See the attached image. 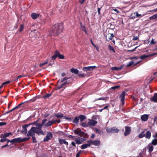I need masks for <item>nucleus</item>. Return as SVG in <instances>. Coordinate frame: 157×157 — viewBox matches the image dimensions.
<instances>
[{"label": "nucleus", "instance_id": "nucleus-25", "mask_svg": "<svg viewBox=\"0 0 157 157\" xmlns=\"http://www.w3.org/2000/svg\"><path fill=\"white\" fill-rule=\"evenodd\" d=\"M140 62V61H138L137 62H136L135 61H131L129 62L128 64H127V66L128 67H129L131 66L133 64L134 65H136L137 64L139 63Z\"/></svg>", "mask_w": 157, "mask_h": 157}, {"label": "nucleus", "instance_id": "nucleus-56", "mask_svg": "<svg viewBox=\"0 0 157 157\" xmlns=\"http://www.w3.org/2000/svg\"><path fill=\"white\" fill-rule=\"evenodd\" d=\"M48 63V62L47 61L44 62L43 63H40V66H42L44 65L47 64Z\"/></svg>", "mask_w": 157, "mask_h": 157}, {"label": "nucleus", "instance_id": "nucleus-61", "mask_svg": "<svg viewBox=\"0 0 157 157\" xmlns=\"http://www.w3.org/2000/svg\"><path fill=\"white\" fill-rule=\"evenodd\" d=\"M71 145L75 147H76V145L75 143L74 142H71Z\"/></svg>", "mask_w": 157, "mask_h": 157}, {"label": "nucleus", "instance_id": "nucleus-52", "mask_svg": "<svg viewBox=\"0 0 157 157\" xmlns=\"http://www.w3.org/2000/svg\"><path fill=\"white\" fill-rule=\"evenodd\" d=\"M139 36H133V40H137L139 38Z\"/></svg>", "mask_w": 157, "mask_h": 157}, {"label": "nucleus", "instance_id": "nucleus-59", "mask_svg": "<svg viewBox=\"0 0 157 157\" xmlns=\"http://www.w3.org/2000/svg\"><path fill=\"white\" fill-rule=\"evenodd\" d=\"M69 83L67 81H66L65 82H64L62 84V85L63 86L66 84H68Z\"/></svg>", "mask_w": 157, "mask_h": 157}, {"label": "nucleus", "instance_id": "nucleus-4", "mask_svg": "<svg viewBox=\"0 0 157 157\" xmlns=\"http://www.w3.org/2000/svg\"><path fill=\"white\" fill-rule=\"evenodd\" d=\"M106 131L108 133H117L119 131V130L115 127L111 128H107Z\"/></svg>", "mask_w": 157, "mask_h": 157}, {"label": "nucleus", "instance_id": "nucleus-13", "mask_svg": "<svg viewBox=\"0 0 157 157\" xmlns=\"http://www.w3.org/2000/svg\"><path fill=\"white\" fill-rule=\"evenodd\" d=\"M114 36L113 33H109L105 36L106 40L107 41H109L112 39Z\"/></svg>", "mask_w": 157, "mask_h": 157}, {"label": "nucleus", "instance_id": "nucleus-42", "mask_svg": "<svg viewBox=\"0 0 157 157\" xmlns=\"http://www.w3.org/2000/svg\"><path fill=\"white\" fill-rule=\"evenodd\" d=\"M149 19L150 20L156 19L155 14H154L152 16L150 17Z\"/></svg>", "mask_w": 157, "mask_h": 157}, {"label": "nucleus", "instance_id": "nucleus-41", "mask_svg": "<svg viewBox=\"0 0 157 157\" xmlns=\"http://www.w3.org/2000/svg\"><path fill=\"white\" fill-rule=\"evenodd\" d=\"M81 124L82 125V126L84 127H87L89 125L88 124V123H87L85 122H83Z\"/></svg>", "mask_w": 157, "mask_h": 157}, {"label": "nucleus", "instance_id": "nucleus-9", "mask_svg": "<svg viewBox=\"0 0 157 157\" xmlns=\"http://www.w3.org/2000/svg\"><path fill=\"white\" fill-rule=\"evenodd\" d=\"M29 125H30V124H25L23 125L22 126L23 128L21 131V132L23 134H26V133H27L28 130L27 128L28 127Z\"/></svg>", "mask_w": 157, "mask_h": 157}, {"label": "nucleus", "instance_id": "nucleus-2", "mask_svg": "<svg viewBox=\"0 0 157 157\" xmlns=\"http://www.w3.org/2000/svg\"><path fill=\"white\" fill-rule=\"evenodd\" d=\"M36 127H35V129L37 130V134L38 135H44V132L41 129V128L43 126L42 124L37 123L36 124Z\"/></svg>", "mask_w": 157, "mask_h": 157}, {"label": "nucleus", "instance_id": "nucleus-44", "mask_svg": "<svg viewBox=\"0 0 157 157\" xmlns=\"http://www.w3.org/2000/svg\"><path fill=\"white\" fill-rule=\"evenodd\" d=\"M51 94H47L45 95H44L43 97V98L44 99H46L47 98H48L50 96H51Z\"/></svg>", "mask_w": 157, "mask_h": 157}, {"label": "nucleus", "instance_id": "nucleus-21", "mask_svg": "<svg viewBox=\"0 0 157 157\" xmlns=\"http://www.w3.org/2000/svg\"><path fill=\"white\" fill-rule=\"evenodd\" d=\"M150 100L152 101L157 103V93H155L153 96L151 98Z\"/></svg>", "mask_w": 157, "mask_h": 157}, {"label": "nucleus", "instance_id": "nucleus-58", "mask_svg": "<svg viewBox=\"0 0 157 157\" xmlns=\"http://www.w3.org/2000/svg\"><path fill=\"white\" fill-rule=\"evenodd\" d=\"M100 10H101V8H98V14L99 15H100L101 14Z\"/></svg>", "mask_w": 157, "mask_h": 157}, {"label": "nucleus", "instance_id": "nucleus-47", "mask_svg": "<svg viewBox=\"0 0 157 157\" xmlns=\"http://www.w3.org/2000/svg\"><path fill=\"white\" fill-rule=\"evenodd\" d=\"M10 81H9L4 82L2 84V86H4L5 85H6L8 84H9V83H10Z\"/></svg>", "mask_w": 157, "mask_h": 157}, {"label": "nucleus", "instance_id": "nucleus-53", "mask_svg": "<svg viewBox=\"0 0 157 157\" xmlns=\"http://www.w3.org/2000/svg\"><path fill=\"white\" fill-rule=\"evenodd\" d=\"M119 87H120L119 86H117L112 87L111 88L112 89H117L119 88Z\"/></svg>", "mask_w": 157, "mask_h": 157}, {"label": "nucleus", "instance_id": "nucleus-43", "mask_svg": "<svg viewBox=\"0 0 157 157\" xmlns=\"http://www.w3.org/2000/svg\"><path fill=\"white\" fill-rule=\"evenodd\" d=\"M24 28V26L23 25H21L20 27L19 28V31L20 32H21L23 30Z\"/></svg>", "mask_w": 157, "mask_h": 157}, {"label": "nucleus", "instance_id": "nucleus-64", "mask_svg": "<svg viewBox=\"0 0 157 157\" xmlns=\"http://www.w3.org/2000/svg\"><path fill=\"white\" fill-rule=\"evenodd\" d=\"M95 47H95L96 48V49L98 51H99V47L96 46V45H95Z\"/></svg>", "mask_w": 157, "mask_h": 157}, {"label": "nucleus", "instance_id": "nucleus-11", "mask_svg": "<svg viewBox=\"0 0 157 157\" xmlns=\"http://www.w3.org/2000/svg\"><path fill=\"white\" fill-rule=\"evenodd\" d=\"M124 98H125V92H122L120 96V98L121 99V101L122 102V105H124Z\"/></svg>", "mask_w": 157, "mask_h": 157}, {"label": "nucleus", "instance_id": "nucleus-29", "mask_svg": "<svg viewBox=\"0 0 157 157\" xmlns=\"http://www.w3.org/2000/svg\"><path fill=\"white\" fill-rule=\"evenodd\" d=\"M151 144L154 146L157 145V139H155L153 140Z\"/></svg>", "mask_w": 157, "mask_h": 157}, {"label": "nucleus", "instance_id": "nucleus-3", "mask_svg": "<svg viewBox=\"0 0 157 157\" xmlns=\"http://www.w3.org/2000/svg\"><path fill=\"white\" fill-rule=\"evenodd\" d=\"M37 130L35 129V127H32L28 131L27 134V136H34L35 133L37 134Z\"/></svg>", "mask_w": 157, "mask_h": 157}, {"label": "nucleus", "instance_id": "nucleus-10", "mask_svg": "<svg viewBox=\"0 0 157 157\" xmlns=\"http://www.w3.org/2000/svg\"><path fill=\"white\" fill-rule=\"evenodd\" d=\"M89 142L90 144V145L93 144L95 146H98L100 144V141L98 140H89Z\"/></svg>", "mask_w": 157, "mask_h": 157}, {"label": "nucleus", "instance_id": "nucleus-63", "mask_svg": "<svg viewBox=\"0 0 157 157\" xmlns=\"http://www.w3.org/2000/svg\"><path fill=\"white\" fill-rule=\"evenodd\" d=\"M24 76L23 75H20L19 76H18V77H18V78H22V77H24Z\"/></svg>", "mask_w": 157, "mask_h": 157}, {"label": "nucleus", "instance_id": "nucleus-55", "mask_svg": "<svg viewBox=\"0 0 157 157\" xmlns=\"http://www.w3.org/2000/svg\"><path fill=\"white\" fill-rule=\"evenodd\" d=\"M6 122H0V126L4 125H6Z\"/></svg>", "mask_w": 157, "mask_h": 157}, {"label": "nucleus", "instance_id": "nucleus-30", "mask_svg": "<svg viewBox=\"0 0 157 157\" xmlns=\"http://www.w3.org/2000/svg\"><path fill=\"white\" fill-rule=\"evenodd\" d=\"M4 137L5 138L8 137L10 135H12L13 134L12 132H6L4 134Z\"/></svg>", "mask_w": 157, "mask_h": 157}, {"label": "nucleus", "instance_id": "nucleus-22", "mask_svg": "<svg viewBox=\"0 0 157 157\" xmlns=\"http://www.w3.org/2000/svg\"><path fill=\"white\" fill-rule=\"evenodd\" d=\"M145 136L146 138L150 139L151 136V133L150 131H147L145 134Z\"/></svg>", "mask_w": 157, "mask_h": 157}, {"label": "nucleus", "instance_id": "nucleus-36", "mask_svg": "<svg viewBox=\"0 0 157 157\" xmlns=\"http://www.w3.org/2000/svg\"><path fill=\"white\" fill-rule=\"evenodd\" d=\"M55 116L58 118H60L61 117H63V116L62 113H56L55 114Z\"/></svg>", "mask_w": 157, "mask_h": 157}, {"label": "nucleus", "instance_id": "nucleus-48", "mask_svg": "<svg viewBox=\"0 0 157 157\" xmlns=\"http://www.w3.org/2000/svg\"><path fill=\"white\" fill-rule=\"evenodd\" d=\"M86 75L84 74H78V76L79 77H81L82 78L86 76Z\"/></svg>", "mask_w": 157, "mask_h": 157}, {"label": "nucleus", "instance_id": "nucleus-60", "mask_svg": "<svg viewBox=\"0 0 157 157\" xmlns=\"http://www.w3.org/2000/svg\"><path fill=\"white\" fill-rule=\"evenodd\" d=\"M156 43L155 42L154 40L152 39L151 41V44H155Z\"/></svg>", "mask_w": 157, "mask_h": 157}, {"label": "nucleus", "instance_id": "nucleus-6", "mask_svg": "<svg viewBox=\"0 0 157 157\" xmlns=\"http://www.w3.org/2000/svg\"><path fill=\"white\" fill-rule=\"evenodd\" d=\"M74 133L80 136H85V133L82 131L80 129L78 128L74 131Z\"/></svg>", "mask_w": 157, "mask_h": 157}, {"label": "nucleus", "instance_id": "nucleus-15", "mask_svg": "<svg viewBox=\"0 0 157 157\" xmlns=\"http://www.w3.org/2000/svg\"><path fill=\"white\" fill-rule=\"evenodd\" d=\"M20 138L18 137L12 139L10 140V142L12 144H14L15 143H21Z\"/></svg>", "mask_w": 157, "mask_h": 157}, {"label": "nucleus", "instance_id": "nucleus-7", "mask_svg": "<svg viewBox=\"0 0 157 157\" xmlns=\"http://www.w3.org/2000/svg\"><path fill=\"white\" fill-rule=\"evenodd\" d=\"M52 135L51 132H48L46 136L44 139V142L48 141L52 138Z\"/></svg>", "mask_w": 157, "mask_h": 157}, {"label": "nucleus", "instance_id": "nucleus-19", "mask_svg": "<svg viewBox=\"0 0 157 157\" xmlns=\"http://www.w3.org/2000/svg\"><path fill=\"white\" fill-rule=\"evenodd\" d=\"M59 54V51L58 50H56L55 52V54L52 57V59L53 60L52 62L53 63H54V60L58 56V54Z\"/></svg>", "mask_w": 157, "mask_h": 157}, {"label": "nucleus", "instance_id": "nucleus-39", "mask_svg": "<svg viewBox=\"0 0 157 157\" xmlns=\"http://www.w3.org/2000/svg\"><path fill=\"white\" fill-rule=\"evenodd\" d=\"M30 138V137H28V138H24L22 139H21V138H20V141L21 142H24L25 141L28 140H29Z\"/></svg>", "mask_w": 157, "mask_h": 157}, {"label": "nucleus", "instance_id": "nucleus-20", "mask_svg": "<svg viewBox=\"0 0 157 157\" xmlns=\"http://www.w3.org/2000/svg\"><path fill=\"white\" fill-rule=\"evenodd\" d=\"M90 144L89 142V140L87 141V143L83 144L81 145V148L82 149H84L87 148L88 147L90 146Z\"/></svg>", "mask_w": 157, "mask_h": 157}, {"label": "nucleus", "instance_id": "nucleus-34", "mask_svg": "<svg viewBox=\"0 0 157 157\" xmlns=\"http://www.w3.org/2000/svg\"><path fill=\"white\" fill-rule=\"evenodd\" d=\"M0 141L1 142H4L7 141V143H8L10 142V140L7 138H4L3 139H1L0 140Z\"/></svg>", "mask_w": 157, "mask_h": 157}, {"label": "nucleus", "instance_id": "nucleus-31", "mask_svg": "<svg viewBox=\"0 0 157 157\" xmlns=\"http://www.w3.org/2000/svg\"><path fill=\"white\" fill-rule=\"evenodd\" d=\"M95 131L96 133H98L100 135H101L103 134V132L102 130L97 128H95Z\"/></svg>", "mask_w": 157, "mask_h": 157}, {"label": "nucleus", "instance_id": "nucleus-50", "mask_svg": "<svg viewBox=\"0 0 157 157\" xmlns=\"http://www.w3.org/2000/svg\"><path fill=\"white\" fill-rule=\"evenodd\" d=\"M47 121V119H44L42 121V123L41 124L43 126L44 124H45Z\"/></svg>", "mask_w": 157, "mask_h": 157}, {"label": "nucleus", "instance_id": "nucleus-14", "mask_svg": "<svg viewBox=\"0 0 157 157\" xmlns=\"http://www.w3.org/2000/svg\"><path fill=\"white\" fill-rule=\"evenodd\" d=\"M40 15V14L39 13H33L31 15V17L33 19L35 20L38 18Z\"/></svg>", "mask_w": 157, "mask_h": 157}, {"label": "nucleus", "instance_id": "nucleus-37", "mask_svg": "<svg viewBox=\"0 0 157 157\" xmlns=\"http://www.w3.org/2000/svg\"><path fill=\"white\" fill-rule=\"evenodd\" d=\"M108 48L110 51H113V52H115V51L114 50L113 48L110 45H108Z\"/></svg>", "mask_w": 157, "mask_h": 157}, {"label": "nucleus", "instance_id": "nucleus-49", "mask_svg": "<svg viewBox=\"0 0 157 157\" xmlns=\"http://www.w3.org/2000/svg\"><path fill=\"white\" fill-rule=\"evenodd\" d=\"M32 138L33 139V142L34 143H36L37 142V141L34 136H32Z\"/></svg>", "mask_w": 157, "mask_h": 157}, {"label": "nucleus", "instance_id": "nucleus-26", "mask_svg": "<svg viewBox=\"0 0 157 157\" xmlns=\"http://www.w3.org/2000/svg\"><path fill=\"white\" fill-rule=\"evenodd\" d=\"M79 119L81 122L83 121L84 120L86 119V117L85 116L83 115H81L78 117Z\"/></svg>", "mask_w": 157, "mask_h": 157}, {"label": "nucleus", "instance_id": "nucleus-12", "mask_svg": "<svg viewBox=\"0 0 157 157\" xmlns=\"http://www.w3.org/2000/svg\"><path fill=\"white\" fill-rule=\"evenodd\" d=\"M56 122H57V121L56 120L49 121L45 124V126L46 127L50 126L53 124L56 123Z\"/></svg>", "mask_w": 157, "mask_h": 157}, {"label": "nucleus", "instance_id": "nucleus-57", "mask_svg": "<svg viewBox=\"0 0 157 157\" xmlns=\"http://www.w3.org/2000/svg\"><path fill=\"white\" fill-rule=\"evenodd\" d=\"M81 151H80L79 152H78L76 155V157H79V155L81 153Z\"/></svg>", "mask_w": 157, "mask_h": 157}, {"label": "nucleus", "instance_id": "nucleus-17", "mask_svg": "<svg viewBox=\"0 0 157 157\" xmlns=\"http://www.w3.org/2000/svg\"><path fill=\"white\" fill-rule=\"evenodd\" d=\"M97 121L95 120L91 119L88 122V124L89 126H94L97 123Z\"/></svg>", "mask_w": 157, "mask_h": 157}, {"label": "nucleus", "instance_id": "nucleus-27", "mask_svg": "<svg viewBox=\"0 0 157 157\" xmlns=\"http://www.w3.org/2000/svg\"><path fill=\"white\" fill-rule=\"evenodd\" d=\"M71 71L72 73H75V74H77L79 72V71L76 69L72 68L71 69Z\"/></svg>", "mask_w": 157, "mask_h": 157}, {"label": "nucleus", "instance_id": "nucleus-16", "mask_svg": "<svg viewBox=\"0 0 157 157\" xmlns=\"http://www.w3.org/2000/svg\"><path fill=\"white\" fill-rule=\"evenodd\" d=\"M59 143L61 145L63 144H64L66 145H68V143L64 139H59Z\"/></svg>", "mask_w": 157, "mask_h": 157}, {"label": "nucleus", "instance_id": "nucleus-51", "mask_svg": "<svg viewBox=\"0 0 157 157\" xmlns=\"http://www.w3.org/2000/svg\"><path fill=\"white\" fill-rule=\"evenodd\" d=\"M38 120H37L36 121H35L32 123H30L29 124H30V125H36V124H37V123L38 122Z\"/></svg>", "mask_w": 157, "mask_h": 157}, {"label": "nucleus", "instance_id": "nucleus-46", "mask_svg": "<svg viewBox=\"0 0 157 157\" xmlns=\"http://www.w3.org/2000/svg\"><path fill=\"white\" fill-rule=\"evenodd\" d=\"M122 68V67H113L112 68V69L114 70H120Z\"/></svg>", "mask_w": 157, "mask_h": 157}, {"label": "nucleus", "instance_id": "nucleus-8", "mask_svg": "<svg viewBox=\"0 0 157 157\" xmlns=\"http://www.w3.org/2000/svg\"><path fill=\"white\" fill-rule=\"evenodd\" d=\"M95 66H90L87 67H83L82 70L84 71L87 72L88 71H91L93 70L94 69L96 68Z\"/></svg>", "mask_w": 157, "mask_h": 157}, {"label": "nucleus", "instance_id": "nucleus-45", "mask_svg": "<svg viewBox=\"0 0 157 157\" xmlns=\"http://www.w3.org/2000/svg\"><path fill=\"white\" fill-rule=\"evenodd\" d=\"M63 117L66 120H67L69 121H71L72 119L71 117H68L66 116H63Z\"/></svg>", "mask_w": 157, "mask_h": 157}, {"label": "nucleus", "instance_id": "nucleus-23", "mask_svg": "<svg viewBox=\"0 0 157 157\" xmlns=\"http://www.w3.org/2000/svg\"><path fill=\"white\" fill-rule=\"evenodd\" d=\"M148 118V116L147 115L144 114L142 115L141 117V119L144 121H146Z\"/></svg>", "mask_w": 157, "mask_h": 157}, {"label": "nucleus", "instance_id": "nucleus-18", "mask_svg": "<svg viewBox=\"0 0 157 157\" xmlns=\"http://www.w3.org/2000/svg\"><path fill=\"white\" fill-rule=\"evenodd\" d=\"M125 129L124 135L125 136H127L130 134L131 132V128L129 127L126 126L125 127Z\"/></svg>", "mask_w": 157, "mask_h": 157}, {"label": "nucleus", "instance_id": "nucleus-40", "mask_svg": "<svg viewBox=\"0 0 157 157\" xmlns=\"http://www.w3.org/2000/svg\"><path fill=\"white\" fill-rule=\"evenodd\" d=\"M151 56V55H143V56H141L140 57V58H141V59H144V58H147V57H149Z\"/></svg>", "mask_w": 157, "mask_h": 157}, {"label": "nucleus", "instance_id": "nucleus-28", "mask_svg": "<svg viewBox=\"0 0 157 157\" xmlns=\"http://www.w3.org/2000/svg\"><path fill=\"white\" fill-rule=\"evenodd\" d=\"M81 138H76L75 139V140L76 142V144H82V142L80 140Z\"/></svg>", "mask_w": 157, "mask_h": 157}, {"label": "nucleus", "instance_id": "nucleus-1", "mask_svg": "<svg viewBox=\"0 0 157 157\" xmlns=\"http://www.w3.org/2000/svg\"><path fill=\"white\" fill-rule=\"evenodd\" d=\"M63 30V26L62 24L58 23L53 25L50 32L51 36L58 35Z\"/></svg>", "mask_w": 157, "mask_h": 157}, {"label": "nucleus", "instance_id": "nucleus-33", "mask_svg": "<svg viewBox=\"0 0 157 157\" xmlns=\"http://www.w3.org/2000/svg\"><path fill=\"white\" fill-rule=\"evenodd\" d=\"M144 131L142 132L139 135L138 137L140 138H142L145 136V135L144 134Z\"/></svg>", "mask_w": 157, "mask_h": 157}, {"label": "nucleus", "instance_id": "nucleus-54", "mask_svg": "<svg viewBox=\"0 0 157 157\" xmlns=\"http://www.w3.org/2000/svg\"><path fill=\"white\" fill-rule=\"evenodd\" d=\"M105 99V98H102V97H101V98H98V99H96L95 100V101H97V100H104Z\"/></svg>", "mask_w": 157, "mask_h": 157}, {"label": "nucleus", "instance_id": "nucleus-35", "mask_svg": "<svg viewBox=\"0 0 157 157\" xmlns=\"http://www.w3.org/2000/svg\"><path fill=\"white\" fill-rule=\"evenodd\" d=\"M69 78L68 77H65L63 78H61L59 79L58 81V82L60 83H61L63 82L64 81L68 79Z\"/></svg>", "mask_w": 157, "mask_h": 157}, {"label": "nucleus", "instance_id": "nucleus-5", "mask_svg": "<svg viewBox=\"0 0 157 157\" xmlns=\"http://www.w3.org/2000/svg\"><path fill=\"white\" fill-rule=\"evenodd\" d=\"M144 15V14L142 15L141 14H139L137 12H135L131 14V16L133 19H134L136 18H141Z\"/></svg>", "mask_w": 157, "mask_h": 157}, {"label": "nucleus", "instance_id": "nucleus-38", "mask_svg": "<svg viewBox=\"0 0 157 157\" xmlns=\"http://www.w3.org/2000/svg\"><path fill=\"white\" fill-rule=\"evenodd\" d=\"M58 57L59 59H64V56L63 55L61 54L59 52Z\"/></svg>", "mask_w": 157, "mask_h": 157}, {"label": "nucleus", "instance_id": "nucleus-62", "mask_svg": "<svg viewBox=\"0 0 157 157\" xmlns=\"http://www.w3.org/2000/svg\"><path fill=\"white\" fill-rule=\"evenodd\" d=\"M63 86L62 85V84H61L60 85V86H58L57 87V89H61L62 87Z\"/></svg>", "mask_w": 157, "mask_h": 157}, {"label": "nucleus", "instance_id": "nucleus-32", "mask_svg": "<svg viewBox=\"0 0 157 157\" xmlns=\"http://www.w3.org/2000/svg\"><path fill=\"white\" fill-rule=\"evenodd\" d=\"M79 118L78 117H75L73 121V123L75 124H77L78 123Z\"/></svg>", "mask_w": 157, "mask_h": 157}, {"label": "nucleus", "instance_id": "nucleus-24", "mask_svg": "<svg viewBox=\"0 0 157 157\" xmlns=\"http://www.w3.org/2000/svg\"><path fill=\"white\" fill-rule=\"evenodd\" d=\"M147 148L148 149L149 152L151 153L153 150V146L150 143L148 144Z\"/></svg>", "mask_w": 157, "mask_h": 157}]
</instances>
